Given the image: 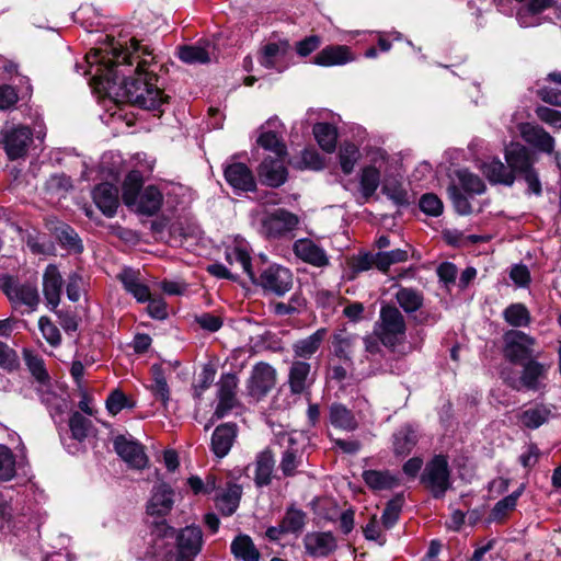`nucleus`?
Here are the masks:
<instances>
[{
  "label": "nucleus",
  "instance_id": "34",
  "mask_svg": "<svg viewBox=\"0 0 561 561\" xmlns=\"http://www.w3.org/2000/svg\"><path fill=\"white\" fill-rule=\"evenodd\" d=\"M547 375V367L536 360H529L524 365L520 375V383L528 390H539L541 388V380Z\"/></svg>",
  "mask_w": 561,
  "mask_h": 561
},
{
  "label": "nucleus",
  "instance_id": "12",
  "mask_svg": "<svg viewBox=\"0 0 561 561\" xmlns=\"http://www.w3.org/2000/svg\"><path fill=\"white\" fill-rule=\"evenodd\" d=\"M276 383V370L270 364L257 363L248 381V390L251 397L261 399L265 397Z\"/></svg>",
  "mask_w": 561,
  "mask_h": 561
},
{
  "label": "nucleus",
  "instance_id": "8",
  "mask_svg": "<svg viewBox=\"0 0 561 561\" xmlns=\"http://www.w3.org/2000/svg\"><path fill=\"white\" fill-rule=\"evenodd\" d=\"M422 482L435 497H442L450 486V472L445 456H435L425 467Z\"/></svg>",
  "mask_w": 561,
  "mask_h": 561
},
{
  "label": "nucleus",
  "instance_id": "48",
  "mask_svg": "<svg viewBox=\"0 0 561 561\" xmlns=\"http://www.w3.org/2000/svg\"><path fill=\"white\" fill-rule=\"evenodd\" d=\"M360 159V152L356 145L351 142H345L341 145L339 150V161L342 171L345 174H351Z\"/></svg>",
  "mask_w": 561,
  "mask_h": 561
},
{
  "label": "nucleus",
  "instance_id": "37",
  "mask_svg": "<svg viewBox=\"0 0 561 561\" xmlns=\"http://www.w3.org/2000/svg\"><path fill=\"white\" fill-rule=\"evenodd\" d=\"M363 479L374 490H388L399 485V479L389 471L365 470Z\"/></svg>",
  "mask_w": 561,
  "mask_h": 561
},
{
  "label": "nucleus",
  "instance_id": "4",
  "mask_svg": "<svg viewBox=\"0 0 561 561\" xmlns=\"http://www.w3.org/2000/svg\"><path fill=\"white\" fill-rule=\"evenodd\" d=\"M153 535L159 540L176 538L179 549L176 561H184L185 558L195 557L203 546V533L198 526H186L175 536V529L161 522L156 524Z\"/></svg>",
  "mask_w": 561,
  "mask_h": 561
},
{
  "label": "nucleus",
  "instance_id": "61",
  "mask_svg": "<svg viewBox=\"0 0 561 561\" xmlns=\"http://www.w3.org/2000/svg\"><path fill=\"white\" fill-rule=\"evenodd\" d=\"M420 208L430 216L437 217L443 213V203L435 194H424L420 199Z\"/></svg>",
  "mask_w": 561,
  "mask_h": 561
},
{
  "label": "nucleus",
  "instance_id": "43",
  "mask_svg": "<svg viewBox=\"0 0 561 561\" xmlns=\"http://www.w3.org/2000/svg\"><path fill=\"white\" fill-rule=\"evenodd\" d=\"M355 341V335L347 333L346 331L335 333L332 340L335 356L344 360H350L352 358Z\"/></svg>",
  "mask_w": 561,
  "mask_h": 561
},
{
  "label": "nucleus",
  "instance_id": "14",
  "mask_svg": "<svg viewBox=\"0 0 561 561\" xmlns=\"http://www.w3.org/2000/svg\"><path fill=\"white\" fill-rule=\"evenodd\" d=\"M289 54L290 46L288 42L267 43L261 49L259 61L264 68L276 69L282 72L288 66Z\"/></svg>",
  "mask_w": 561,
  "mask_h": 561
},
{
  "label": "nucleus",
  "instance_id": "63",
  "mask_svg": "<svg viewBox=\"0 0 561 561\" xmlns=\"http://www.w3.org/2000/svg\"><path fill=\"white\" fill-rule=\"evenodd\" d=\"M0 367L7 370H13L19 367V357L16 352L8 344L0 341Z\"/></svg>",
  "mask_w": 561,
  "mask_h": 561
},
{
  "label": "nucleus",
  "instance_id": "54",
  "mask_svg": "<svg viewBox=\"0 0 561 561\" xmlns=\"http://www.w3.org/2000/svg\"><path fill=\"white\" fill-rule=\"evenodd\" d=\"M15 477V456L5 445H0V481H10Z\"/></svg>",
  "mask_w": 561,
  "mask_h": 561
},
{
  "label": "nucleus",
  "instance_id": "2",
  "mask_svg": "<svg viewBox=\"0 0 561 561\" xmlns=\"http://www.w3.org/2000/svg\"><path fill=\"white\" fill-rule=\"evenodd\" d=\"M124 204L133 210L152 216L157 214L163 203V195L153 185L142 188V175L139 171L129 172L123 183Z\"/></svg>",
  "mask_w": 561,
  "mask_h": 561
},
{
  "label": "nucleus",
  "instance_id": "33",
  "mask_svg": "<svg viewBox=\"0 0 561 561\" xmlns=\"http://www.w3.org/2000/svg\"><path fill=\"white\" fill-rule=\"evenodd\" d=\"M225 256L230 266L241 270L252 282H254L251 256L244 245L236 244L227 248Z\"/></svg>",
  "mask_w": 561,
  "mask_h": 561
},
{
  "label": "nucleus",
  "instance_id": "57",
  "mask_svg": "<svg viewBox=\"0 0 561 561\" xmlns=\"http://www.w3.org/2000/svg\"><path fill=\"white\" fill-rule=\"evenodd\" d=\"M37 393L41 401L50 410V414L64 412V401L55 392L50 391L48 382L46 386L39 385Z\"/></svg>",
  "mask_w": 561,
  "mask_h": 561
},
{
  "label": "nucleus",
  "instance_id": "35",
  "mask_svg": "<svg viewBox=\"0 0 561 561\" xmlns=\"http://www.w3.org/2000/svg\"><path fill=\"white\" fill-rule=\"evenodd\" d=\"M482 173L492 183L512 185L514 183L513 172L499 159L484 162L481 167Z\"/></svg>",
  "mask_w": 561,
  "mask_h": 561
},
{
  "label": "nucleus",
  "instance_id": "15",
  "mask_svg": "<svg viewBox=\"0 0 561 561\" xmlns=\"http://www.w3.org/2000/svg\"><path fill=\"white\" fill-rule=\"evenodd\" d=\"M238 378L233 374L222 375L218 381V404L214 416L224 417L236 404Z\"/></svg>",
  "mask_w": 561,
  "mask_h": 561
},
{
  "label": "nucleus",
  "instance_id": "62",
  "mask_svg": "<svg viewBox=\"0 0 561 561\" xmlns=\"http://www.w3.org/2000/svg\"><path fill=\"white\" fill-rule=\"evenodd\" d=\"M85 290V280L78 273H73L68 277L66 287L67 297L71 301H78L81 294Z\"/></svg>",
  "mask_w": 561,
  "mask_h": 561
},
{
  "label": "nucleus",
  "instance_id": "13",
  "mask_svg": "<svg viewBox=\"0 0 561 561\" xmlns=\"http://www.w3.org/2000/svg\"><path fill=\"white\" fill-rule=\"evenodd\" d=\"M293 252L299 260L314 267L324 268L330 265L327 251L309 238L296 240Z\"/></svg>",
  "mask_w": 561,
  "mask_h": 561
},
{
  "label": "nucleus",
  "instance_id": "30",
  "mask_svg": "<svg viewBox=\"0 0 561 561\" xmlns=\"http://www.w3.org/2000/svg\"><path fill=\"white\" fill-rule=\"evenodd\" d=\"M330 423L340 430L352 432L358 427V422L348 408L342 403H332L329 408Z\"/></svg>",
  "mask_w": 561,
  "mask_h": 561
},
{
  "label": "nucleus",
  "instance_id": "31",
  "mask_svg": "<svg viewBox=\"0 0 561 561\" xmlns=\"http://www.w3.org/2000/svg\"><path fill=\"white\" fill-rule=\"evenodd\" d=\"M275 460L271 450L265 449L257 454L254 463V482L257 486L271 483Z\"/></svg>",
  "mask_w": 561,
  "mask_h": 561
},
{
  "label": "nucleus",
  "instance_id": "27",
  "mask_svg": "<svg viewBox=\"0 0 561 561\" xmlns=\"http://www.w3.org/2000/svg\"><path fill=\"white\" fill-rule=\"evenodd\" d=\"M505 159L510 171L524 174L531 170V159L528 150L520 144H511L505 149Z\"/></svg>",
  "mask_w": 561,
  "mask_h": 561
},
{
  "label": "nucleus",
  "instance_id": "22",
  "mask_svg": "<svg viewBox=\"0 0 561 561\" xmlns=\"http://www.w3.org/2000/svg\"><path fill=\"white\" fill-rule=\"evenodd\" d=\"M61 288V274L56 265L49 264L43 275V293L51 310H56L60 302Z\"/></svg>",
  "mask_w": 561,
  "mask_h": 561
},
{
  "label": "nucleus",
  "instance_id": "9",
  "mask_svg": "<svg viewBox=\"0 0 561 561\" xmlns=\"http://www.w3.org/2000/svg\"><path fill=\"white\" fill-rule=\"evenodd\" d=\"M298 217L286 210L276 209L266 214L261 220V232L267 238H280L297 228Z\"/></svg>",
  "mask_w": 561,
  "mask_h": 561
},
{
  "label": "nucleus",
  "instance_id": "42",
  "mask_svg": "<svg viewBox=\"0 0 561 561\" xmlns=\"http://www.w3.org/2000/svg\"><path fill=\"white\" fill-rule=\"evenodd\" d=\"M313 135L319 146L327 152H333L336 147L337 131L329 123H318L313 126Z\"/></svg>",
  "mask_w": 561,
  "mask_h": 561
},
{
  "label": "nucleus",
  "instance_id": "32",
  "mask_svg": "<svg viewBox=\"0 0 561 561\" xmlns=\"http://www.w3.org/2000/svg\"><path fill=\"white\" fill-rule=\"evenodd\" d=\"M327 335L325 329H319L309 336L298 340L293 344V352L296 357L308 359L320 348Z\"/></svg>",
  "mask_w": 561,
  "mask_h": 561
},
{
  "label": "nucleus",
  "instance_id": "47",
  "mask_svg": "<svg viewBox=\"0 0 561 561\" xmlns=\"http://www.w3.org/2000/svg\"><path fill=\"white\" fill-rule=\"evenodd\" d=\"M382 193L391 199L397 206L403 207L411 203V196L397 180H388L382 186Z\"/></svg>",
  "mask_w": 561,
  "mask_h": 561
},
{
  "label": "nucleus",
  "instance_id": "25",
  "mask_svg": "<svg viewBox=\"0 0 561 561\" xmlns=\"http://www.w3.org/2000/svg\"><path fill=\"white\" fill-rule=\"evenodd\" d=\"M518 129L523 139L529 145L546 152H551L553 150V138L540 126L531 123H524L519 125Z\"/></svg>",
  "mask_w": 561,
  "mask_h": 561
},
{
  "label": "nucleus",
  "instance_id": "10",
  "mask_svg": "<svg viewBox=\"0 0 561 561\" xmlns=\"http://www.w3.org/2000/svg\"><path fill=\"white\" fill-rule=\"evenodd\" d=\"M504 356L512 363H518L533 353L536 341L523 331L510 330L504 336Z\"/></svg>",
  "mask_w": 561,
  "mask_h": 561
},
{
  "label": "nucleus",
  "instance_id": "28",
  "mask_svg": "<svg viewBox=\"0 0 561 561\" xmlns=\"http://www.w3.org/2000/svg\"><path fill=\"white\" fill-rule=\"evenodd\" d=\"M353 60L354 57L350 48L342 45L328 46L319 51L313 58V62L322 67L345 65Z\"/></svg>",
  "mask_w": 561,
  "mask_h": 561
},
{
  "label": "nucleus",
  "instance_id": "36",
  "mask_svg": "<svg viewBox=\"0 0 561 561\" xmlns=\"http://www.w3.org/2000/svg\"><path fill=\"white\" fill-rule=\"evenodd\" d=\"M242 489L238 484H229L227 489L217 496L216 505L220 513L225 516L232 515L240 503Z\"/></svg>",
  "mask_w": 561,
  "mask_h": 561
},
{
  "label": "nucleus",
  "instance_id": "60",
  "mask_svg": "<svg viewBox=\"0 0 561 561\" xmlns=\"http://www.w3.org/2000/svg\"><path fill=\"white\" fill-rule=\"evenodd\" d=\"M38 328L44 339L54 347L61 343V334L59 329L50 321L49 318L43 316L38 320Z\"/></svg>",
  "mask_w": 561,
  "mask_h": 561
},
{
  "label": "nucleus",
  "instance_id": "56",
  "mask_svg": "<svg viewBox=\"0 0 561 561\" xmlns=\"http://www.w3.org/2000/svg\"><path fill=\"white\" fill-rule=\"evenodd\" d=\"M306 515L297 508H289L282 520V530L285 533L300 531L305 526Z\"/></svg>",
  "mask_w": 561,
  "mask_h": 561
},
{
  "label": "nucleus",
  "instance_id": "45",
  "mask_svg": "<svg viewBox=\"0 0 561 561\" xmlns=\"http://www.w3.org/2000/svg\"><path fill=\"white\" fill-rule=\"evenodd\" d=\"M396 299L400 307L408 313L416 311L423 304L422 294L415 289L407 287H401L397 291Z\"/></svg>",
  "mask_w": 561,
  "mask_h": 561
},
{
  "label": "nucleus",
  "instance_id": "23",
  "mask_svg": "<svg viewBox=\"0 0 561 561\" xmlns=\"http://www.w3.org/2000/svg\"><path fill=\"white\" fill-rule=\"evenodd\" d=\"M311 366L309 363L304 360L293 362L289 374L288 383L291 393L301 394L309 390L313 379L310 377Z\"/></svg>",
  "mask_w": 561,
  "mask_h": 561
},
{
  "label": "nucleus",
  "instance_id": "5",
  "mask_svg": "<svg viewBox=\"0 0 561 561\" xmlns=\"http://www.w3.org/2000/svg\"><path fill=\"white\" fill-rule=\"evenodd\" d=\"M0 289L14 309L25 307L26 312H33L39 304L38 290L34 283L20 282L16 277L3 275L0 277Z\"/></svg>",
  "mask_w": 561,
  "mask_h": 561
},
{
  "label": "nucleus",
  "instance_id": "24",
  "mask_svg": "<svg viewBox=\"0 0 561 561\" xmlns=\"http://www.w3.org/2000/svg\"><path fill=\"white\" fill-rule=\"evenodd\" d=\"M214 45L209 42H199L193 45L178 47L176 55L187 65H203L210 61Z\"/></svg>",
  "mask_w": 561,
  "mask_h": 561
},
{
  "label": "nucleus",
  "instance_id": "40",
  "mask_svg": "<svg viewBox=\"0 0 561 561\" xmlns=\"http://www.w3.org/2000/svg\"><path fill=\"white\" fill-rule=\"evenodd\" d=\"M380 184V171L374 165L362 169L359 174V187L365 201L371 197Z\"/></svg>",
  "mask_w": 561,
  "mask_h": 561
},
{
  "label": "nucleus",
  "instance_id": "6",
  "mask_svg": "<svg viewBox=\"0 0 561 561\" xmlns=\"http://www.w3.org/2000/svg\"><path fill=\"white\" fill-rule=\"evenodd\" d=\"M0 144L9 160L25 159L33 144V131L28 126L7 123L0 131Z\"/></svg>",
  "mask_w": 561,
  "mask_h": 561
},
{
  "label": "nucleus",
  "instance_id": "20",
  "mask_svg": "<svg viewBox=\"0 0 561 561\" xmlns=\"http://www.w3.org/2000/svg\"><path fill=\"white\" fill-rule=\"evenodd\" d=\"M93 201L98 208L107 217L116 214L119 205L118 188L111 183L99 184L92 193Z\"/></svg>",
  "mask_w": 561,
  "mask_h": 561
},
{
  "label": "nucleus",
  "instance_id": "52",
  "mask_svg": "<svg viewBox=\"0 0 561 561\" xmlns=\"http://www.w3.org/2000/svg\"><path fill=\"white\" fill-rule=\"evenodd\" d=\"M24 359L32 376L39 385L46 386L49 382V376L44 366V360L27 350H24Z\"/></svg>",
  "mask_w": 561,
  "mask_h": 561
},
{
  "label": "nucleus",
  "instance_id": "11",
  "mask_svg": "<svg viewBox=\"0 0 561 561\" xmlns=\"http://www.w3.org/2000/svg\"><path fill=\"white\" fill-rule=\"evenodd\" d=\"M257 284L267 291L283 296L293 286V274L287 267L271 265L261 273Z\"/></svg>",
  "mask_w": 561,
  "mask_h": 561
},
{
  "label": "nucleus",
  "instance_id": "44",
  "mask_svg": "<svg viewBox=\"0 0 561 561\" xmlns=\"http://www.w3.org/2000/svg\"><path fill=\"white\" fill-rule=\"evenodd\" d=\"M504 320L512 327L520 328L528 327L531 321V316L525 305L516 302L510 305L503 311Z\"/></svg>",
  "mask_w": 561,
  "mask_h": 561
},
{
  "label": "nucleus",
  "instance_id": "17",
  "mask_svg": "<svg viewBox=\"0 0 561 561\" xmlns=\"http://www.w3.org/2000/svg\"><path fill=\"white\" fill-rule=\"evenodd\" d=\"M306 552L313 558L329 556L336 549V539L331 533H308L304 538Z\"/></svg>",
  "mask_w": 561,
  "mask_h": 561
},
{
  "label": "nucleus",
  "instance_id": "46",
  "mask_svg": "<svg viewBox=\"0 0 561 561\" xmlns=\"http://www.w3.org/2000/svg\"><path fill=\"white\" fill-rule=\"evenodd\" d=\"M524 491H525V484L523 483L512 494L500 500L491 511L492 518L494 520L502 519L507 515V513L514 511L516 507L517 501L520 497V495L524 493Z\"/></svg>",
  "mask_w": 561,
  "mask_h": 561
},
{
  "label": "nucleus",
  "instance_id": "39",
  "mask_svg": "<svg viewBox=\"0 0 561 561\" xmlns=\"http://www.w3.org/2000/svg\"><path fill=\"white\" fill-rule=\"evenodd\" d=\"M231 552L242 561H259L260 552L247 535L238 536L231 543Z\"/></svg>",
  "mask_w": 561,
  "mask_h": 561
},
{
  "label": "nucleus",
  "instance_id": "26",
  "mask_svg": "<svg viewBox=\"0 0 561 561\" xmlns=\"http://www.w3.org/2000/svg\"><path fill=\"white\" fill-rule=\"evenodd\" d=\"M278 126L282 127V123L277 117L268 119L266 124L261 127L262 133L259 136L257 142L264 149L274 152L276 157L284 158L287 154L286 146L278 137L275 129H266L268 127L276 128Z\"/></svg>",
  "mask_w": 561,
  "mask_h": 561
},
{
  "label": "nucleus",
  "instance_id": "59",
  "mask_svg": "<svg viewBox=\"0 0 561 561\" xmlns=\"http://www.w3.org/2000/svg\"><path fill=\"white\" fill-rule=\"evenodd\" d=\"M91 426L90 420L84 417L81 413L75 412L69 420V427L72 437L78 440H83L88 436Z\"/></svg>",
  "mask_w": 561,
  "mask_h": 561
},
{
  "label": "nucleus",
  "instance_id": "64",
  "mask_svg": "<svg viewBox=\"0 0 561 561\" xmlns=\"http://www.w3.org/2000/svg\"><path fill=\"white\" fill-rule=\"evenodd\" d=\"M516 19L522 27H534L540 25L543 22V19L540 16V14L530 11L525 5L518 9Z\"/></svg>",
  "mask_w": 561,
  "mask_h": 561
},
{
  "label": "nucleus",
  "instance_id": "7",
  "mask_svg": "<svg viewBox=\"0 0 561 561\" xmlns=\"http://www.w3.org/2000/svg\"><path fill=\"white\" fill-rule=\"evenodd\" d=\"M278 443L286 449L283 453L279 469L284 477H294L299 472L302 462L300 446L301 433L297 431L280 433L277 436Z\"/></svg>",
  "mask_w": 561,
  "mask_h": 561
},
{
  "label": "nucleus",
  "instance_id": "51",
  "mask_svg": "<svg viewBox=\"0 0 561 561\" xmlns=\"http://www.w3.org/2000/svg\"><path fill=\"white\" fill-rule=\"evenodd\" d=\"M375 254L377 268L383 273H386L391 265L405 262L409 257L408 251L402 249H396L387 252H377Z\"/></svg>",
  "mask_w": 561,
  "mask_h": 561
},
{
  "label": "nucleus",
  "instance_id": "16",
  "mask_svg": "<svg viewBox=\"0 0 561 561\" xmlns=\"http://www.w3.org/2000/svg\"><path fill=\"white\" fill-rule=\"evenodd\" d=\"M114 448L117 455L130 467L142 469L146 467L148 459L144 451V447L125 436H118L114 440Z\"/></svg>",
  "mask_w": 561,
  "mask_h": 561
},
{
  "label": "nucleus",
  "instance_id": "55",
  "mask_svg": "<svg viewBox=\"0 0 561 561\" xmlns=\"http://www.w3.org/2000/svg\"><path fill=\"white\" fill-rule=\"evenodd\" d=\"M402 497L397 496L387 503L381 515V524L385 529H390L398 522L402 508Z\"/></svg>",
  "mask_w": 561,
  "mask_h": 561
},
{
  "label": "nucleus",
  "instance_id": "19",
  "mask_svg": "<svg viewBox=\"0 0 561 561\" xmlns=\"http://www.w3.org/2000/svg\"><path fill=\"white\" fill-rule=\"evenodd\" d=\"M259 176L262 183L278 187L287 180V169L284 165V158H265L259 168Z\"/></svg>",
  "mask_w": 561,
  "mask_h": 561
},
{
  "label": "nucleus",
  "instance_id": "58",
  "mask_svg": "<svg viewBox=\"0 0 561 561\" xmlns=\"http://www.w3.org/2000/svg\"><path fill=\"white\" fill-rule=\"evenodd\" d=\"M458 179L461 187L471 194H482L485 191L483 181L476 174L461 170L458 172Z\"/></svg>",
  "mask_w": 561,
  "mask_h": 561
},
{
  "label": "nucleus",
  "instance_id": "50",
  "mask_svg": "<svg viewBox=\"0 0 561 561\" xmlns=\"http://www.w3.org/2000/svg\"><path fill=\"white\" fill-rule=\"evenodd\" d=\"M550 413L549 408L537 405L524 411L520 415V421L528 428H538L548 421Z\"/></svg>",
  "mask_w": 561,
  "mask_h": 561
},
{
  "label": "nucleus",
  "instance_id": "1",
  "mask_svg": "<svg viewBox=\"0 0 561 561\" xmlns=\"http://www.w3.org/2000/svg\"><path fill=\"white\" fill-rule=\"evenodd\" d=\"M85 60L93 78L107 84L105 89L111 90L122 80L116 93L122 102L145 110H157L167 102L168 96L156 84L157 76L148 70L154 56L135 38L125 44L112 39L105 49H91Z\"/></svg>",
  "mask_w": 561,
  "mask_h": 561
},
{
  "label": "nucleus",
  "instance_id": "21",
  "mask_svg": "<svg viewBox=\"0 0 561 561\" xmlns=\"http://www.w3.org/2000/svg\"><path fill=\"white\" fill-rule=\"evenodd\" d=\"M174 492L165 483L154 485L151 499L147 505V513L151 516H165L174 504Z\"/></svg>",
  "mask_w": 561,
  "mask_h": 561
},
{
  "label": "nucleus",
  "instance_id": "38",
  "mask_svg": "<svg viewBox=\"0 0 561 561\" xmlns=\"http://www.w3.org/2000/svg\"><path fill=\"white\" fill-rule=\"evenodd\" d=\"M415 431L407 425L393 434V451L397 456H407L416 445Z\"/></svg>",
  "mask_w": 561,
  "mask_h": 561
},
{
  "label": "nucleus",
  "instance_id": "29",
  "mask_svg": "<svg viewBox=\"0 0 561 561\" xmlns=\"http://www.w3.org/2000/svg\"><path fill=\"white\" fill-rule=\"evenodd\" d=\"M236 435L237 428L233 424L226 423L216 427L211 436V449L214 454L219 458L225 457L229 453Z\"/></svg>",
  "mask_w": 561,
  "mask_h": 561
},
{
  "label": "nucleus",
  "instance_id": "18",
  "mask_svg": "<svg viewBox=\"0 0 561 561\" xmlns=\"http://www.w3.org/2000/svg\"><path fill=\"white\" fill-rule=\"evenodd\" d=\"M226 181L236 190L254 191L256 183L251 170L241 162H233L225 168Z\"/></svg>",
  "mask_w": 561,
  "mask_h": 561
},
{
  "label": "nucleus",
  "instance_id": "53",
  "mask_svg": "<svg viewBox=\"0 0 561 561\" xmlns=\"http://www.w3.org/2000/svg\"><path fill=\"white\" fill-rule=\"evenodd\" d=\"M106 409L112 415H116L123 409H133L136 403L119 389L113 390L106 399Z\"/></svg>",
  "mask_w": 561,
  "mask_h": 561
},
{
  "label": "nucleus",
  "instance_id": "41",
  "mask_svg": "<svg viewBox=\"0 0 561 561\" xmlns=\"http://www.w3.org/2000/svg\"><path fill=\"white\" fill-rule=\"evenodd\" d=\"M152 383L149 389L156 399L160 400L164 405L170 400V389L167 382L164 370L161 365L151 366Z\"/></svg>",
  "mask_w": 561,
  "mask_h": 561
},
{
  "label": "nucleus",
  "instance_id": "3",
  "mask_svg": "<svg viewBox=\"0 0 561 561\" xmlns=\"http://www.w3.org/2000/svg\"><path fill=\"white\" fill-rule=\"evenodd\" d=\"M405 320L393 306H382L374 333L383 346L394 351L405 340Z\"/></svg>",
  "mask_w": 561,
  "mask_h": 561
},
{
  "label": "nucleus",
  "instance_id": "49",
  "mask_svg": "<svg viewBox=\"0 0 561 561\" xmlns=\"http://www.w3.org/2000/svg\"><path fill=\"white\" fill-rule=\"evenodd\" d=\"M376 254L364 252L354 255L348 261L350 278H356L360 273L369 271L373 267L377 268Z\"/></svg>",
  "mask_w": 561,
  "mask_h": 561
}]
</instances>
